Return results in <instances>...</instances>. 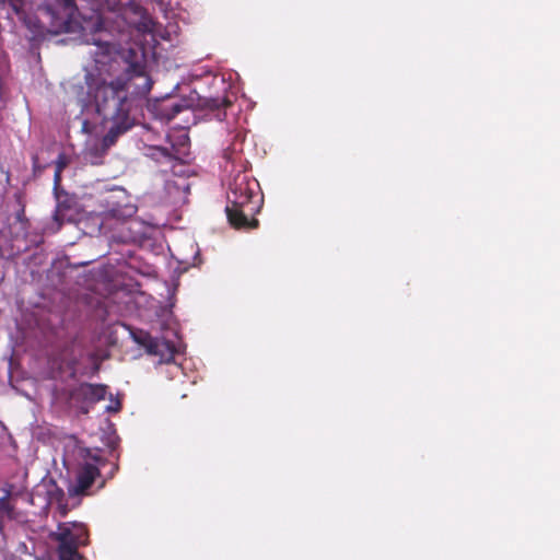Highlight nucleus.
<instances>
[{
  "label": "nucleus",
  "mask_w": 560,
  "mask_h": 560,
  "mask_svg": "<svg viewBox=\"0 0 560 560\" xmlns=\"http://www.w3.org/2000/svg\"><path fill=\"white\" fill-rule=\"evenodd\" d=\"M91 74L86 75L89 80ZM96 107V112L110 127L102 140L89 148L86 156L93 164L113 147L119 137L135 126L131 108L136 100L145 98L153 81L142 62H130L126 70L110 82L101 81L95 88L88 81Z\"/></svg>",
  "instance_id": "obj_1"
},
{
  "label": "nucleus",
  "mask_w": 560,
  "mask_h": 560,
  "mask_svg": "<svg viewBox=\"0 0 560 560\" xmlns=\"http://www.w3.org/2000/svg\"><path fill=\"white\" fill-rule=\"evenodd\" d=\"M264 205L259 183L246 172L238 171L228 184L225 213L236 230L257 229L256 215Z\"/></svg>",
  "instance_id": "obj_2"
},
{
  "label": "nucleus",
  "mask_w": 560,
  "mask_h": 560,
  "mask_svg": "<svg viewBox=\"0 0 560 560\" xmlns=\"http://www.w3.org/2000/svg\"><path fill=\"white\" fill-rule=\"evenodd\" d=\"M58 541L57 556L58 560H81L82 557L78 552L79 545L86 544L88 533L84 527L73 525H59L54 534Z\"/></svg>",
  "instance_id": "obj_3"
},
{
  "label": "nucleus",
  "mask_w": 560,
  "mask_h": 560,
  "mask_svg": "<svg viewBox=\"0 0 560 560\" xmlns=\"http://www.w3.org/2000/svg\"><path fill=\"white\" fill-rule=\"evenodd\" d=\"M107 386L104 384L82 383L70 392V398L75 404L93 405L105 399Z\"/></svg>",
  "instance_id": "obj_4"
},
{
  "label": "nucleus",
  "mask_w": 560,
  "mask_h": 560,
  "mask_svg": "<svg viewBox=\"0 0 560 560\" xmlns=\"http://www.w3.org/2000/svg\"><path fill=\"white\" fill-rule=\"evenodd\" d=\"M54 195L57 205L52 218L58 223V226H61L66 221H73L79 206L75 197L69 195L66 190L55 192Z\"/></svg>",
  "instance_id": "obj_5"
},
{
  "label": "nucleus",
  "mask_w": 560,
  "mask_h": 560,
  "mask_svg": "<svg viewBox=\"0 0 560 560\" xmlns=\"http://www.w3.org/2000/svg\"><path fill=\"white\" fill-rule=\"evenodd\" d=\"M100 476L97 466L91 463L83 464L77 472L75 482L68 488L70 495L85 494L91 488L96 477Z\"/></svg>",
  "instance_id": "obj_6"
},
{
  "label": "nucleus",
  "mask_w": 560,
  "mask_h": 560,
  "mask_svg": "<svg viewBox=\"0 0 560 560\" xmlns=\"http://www.w3.org/2000/svg\"><path fill=\"white\" fill-rule=\"evenodd\" d=\"M95 49L90 51L94 57L96 65L109 63L117 52L116 45L108 42L107 39H94Z\"/></svg>",
  "instance_id": "obj_7"
},
{
  "label": "nucleus",
  "mask_w": 560,
  "mask_h": 560,
  "mask_svg": "<svg viewBox=\"0 0 560 560\" xmlns=\"http://www.w3.org/2000/svg\"><path fill=\"white\" fill-rule=\"evenodd\" d=\"M175 352L173 342L156 338L147 353L158 357L160 363H170L174 360Z\"/></svg>",
  "instance_id": "obj_8"
},
{
  "label": "nucleus",
  "mask_w": 560,
  "mask_h": 560,
  "mask_svg": "<svg viewBox=\"0 0 560 560\" xmlns=\"http://www.w3.org/2000/svg\"><path fill=\"white\" fill-rule=\"evenodd\" d=\"M148 156H150L152 160L161 164H172L173 162H175V164H173V167H175L176 165L182 166V163L179 162L180 160L173 153V148L168 149L158 145L149 147Z\"/></svg>",
  "instance_id": "obj_9"
},
{
  "label": "nucleus",
  "mask_w": 560,
  "mask_h": 560,
  "mask_svg": "<svg viewBox=\"0 0 560 560\" xmlns=\"http://www.w3.org/2000/svg\"><path fill=\"white\" fill-rule=\"evenodd\" d=\"M184 108L185 106L182 103L167 100L161 105V118L170 121L175 118V116L178 115Z\"/></svg>",
  "instance_id": "obj_10"
},
{
  "label": "nucleus",
  "mask_w": 560,
  "mask_h": 560,
  "mask_svg": "<svg viewBox=\"0 0 560 560\" xmlns=\"http://www.w3.org/2000/svg\"><path fill=\"white\" fill-rule=\"evenodd\" d=\"M132 339L136 343L148 350L153 346L156 338L152 337L148 331L142 329H136L131 331Z\"/></svg>",
  "instance_id": "obj_11"
},
{
  "label": "nucleus",
  "mask_w": 560,
  "mask_h": 560,
  "mask_svg": "<svg viewBox=\"0 0 560 560\" xmlns=\"http://www.w3.org/2000/svg\"><path fill=\"white\" fill-rule=\"evenodd\" d=\"M137 211V208L132 205H125L124 207H117L112 208L108 211V214L112 218L118 219V220H125L127 218L132 217Z\"/></svg>",
  "instance_id": "obj_12"
},
{
  "label": "nucleus",
  "mask_w": 560,
  "mask_h": 560,
  "mask_svg": "<svg viewBox=\"0 0 560 560\" xmlns=\"http://www.w3.org/2000/svg\"><path fill=\"white\" fill-rule=\"evenodd\" d=\"M57 10L62 12L67 18H73L78 11L74 0H55Z\"/></svg>",
  "instance_id": "obj_13"
},
{
  "label": "nucleus",
  "mask_w": 560,
  "mask_h": 560,
  "mask_svg": "<svg viewBox=\"0 0 560 560\" xmlns=\"http://www.w3.org/2000/svg\"><path fill=\"white\" fill-rule=\"evenodd\" d=\"M205 106L210 110H220L231 106V102L228 97H211L206 100Z\"/></svg>",
  "instance_id": "obj_14"
},
{
  "label": "nucleus",
  "mask_w": 560,
  "mask_h": 560,
  "mask_svg": "<svg viewBox=\"0 0 560 560\" xmlns=\"http://www.w3.org/2000/svg\"><path fill=\"white\" fill-rule=\"evenodd\" d=\"M11 492L10 490L5 491V494L0 498V513L7 514L9 517L13 516V505L10 503Z\"/></svg>",
  "instance_id": "obj_15"
},
{
  "label": "nucleus",
  "mask_w": 560,
  "mask_h": 560,
  "mask_svg": "<svg viewBox=\"0 0 560 560\" xmlns=\"http://www.w3.org/2000/svg\"><path fill=\"white\" fill-rule=\"evenodd\" d=\"M71 164V156L66 154L65 152H61L58 154L56 161H55V170L62 171L67 168Z\"/></svg>",
  "instance_id": "obj_16"
},
{
  "label": "nucleus",
  "mask_w": 560,
  "mask_h": 560,
  "mask_svg": "<svg viewBox=\"0 0 560 560\" xmlns=\"http://www.w3.org/2000/svg\"><path fill=\"white\" fill-rule=\"evenodd\" d=\"M0 3L8 4L15 14H20L24 9V0H0Z\"/></svg>",
  "instance_id": "obj_17"
},
{
  "label": "nucleus",
  "mask_w": 560,
  "mask_h": 560,
  "mask_svg": "<svg viewBox=\"0 0 560 560\" xmlns=\"http://www.w3.org/2000/svg\"><path fill=\"white\" fill-rule=\"evenodd\" d=\"M62 171L55 170L54 174V194L63 190L61 188Z\"/></svg>",
  "instance_id": "obj_18"
},
{
  "label": "nucleus",
  "mask_w": 560,
  "mask_h": 560,
  "mask_svg": "<svg viewBox=\"0 0 560 560\" xmlns=\"http://www.w3.org/2000/svg\"><path fill=\"white\" fill-rule=\"evenodd\" d=\"M173 186L176 187V188H184V189L188 188V185L185 184V183L176 184V183H174L172 180H167L166 182V187H167L168 190H171Z\"/></svg>",
  "instance_id": "obj_19"
},
{
  "label": "nucleus",
  "mask_w": 560,
  "mask_h": 560,
  "mask_svg": "<svg viewBox=\"0 0 560 560\" xmlns=\"http://www.w3.org/2000/svg\"><path fill=\"white\" fill-rule=\"evenodd\" d=\"M16 220L22 223L26 221L24 206H22L21 209L18 211Z\"/></svg>",
  "instance_id": "obj_20"
},
{
  "label": "nucleus",
  "mask_w": 560,
  "mask_h": 560,
  "mask_svg": "<svg viewBox=\"0 0 560 560\" xmlns=\"http://www.w3.org/2000/svg\"><path fill=\"white\" fill-rule=\"evenodd\" d=\"M232 152H229L228 150L224 152V158L228 160V161H232L234 162V158L232 156Z\"/></svg>",
  "instance_id": "obj_21"
},
{
  "label": "nucleus",
  "mask_w": 560,
  "mask_h": 560,
  "mask_svg": "<svg viewBox=\"0 0 560 560\" xmlns=\"http://www.w3.org/2000/svg\"><path fill=\"white\" fill-rule=\"evenodd\" d=\"M120 408H121V405H120V402H119V401H117L116 406H115V407H108V410H109V411H115V412H116V411H119V410H120Z\"/></svg>",
  "instance_id": "obj_22"
},
{
  "label": "nucleus",
  "mask_w": 560,
  "mask_h": 560,
  "mask_svg": "<svg viewBox=\"0 0 560 560\" xmlns=\"http://www.w3.org/2000/svg\"><path fill=\"white\" fill-rule=\"evenodd\" d=\"M92 458H93L96 463H102V464H104V462H105V460H104L102 457H100V456H93Z\"/></svg>",
  "instance_id": "obj_23"
},
{
  "label": "nucleus",
  "mask_w": 560,
  "mask_h": 560,
  "mask_svg": "<svg viewBox=\"0 0 560 560\" xmlns=\"http://www.w3.org/2000/svg\"><path fill=\"white\" fill-rule=\"evenodd\" d=\"M33 160H34V165H35L37 163L38 159H37V156H34Z\"/></svg>",
  "instance_id": "obj_24"
}]
</instances>
